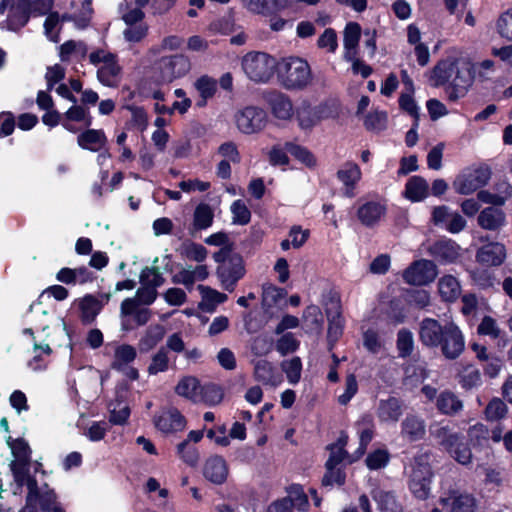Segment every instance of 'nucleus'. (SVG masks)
<instances>
[{
    "label": "nucleus",
    "instance_id": "423d86ee",
    "mask_svg": "<svg viewBox=\"0 0 512 512\" xmlns=\"http://www.w3.org/2000/svg\"><path fill=\"white\" fill-rule=\"evenodd\" d=\"M191 69L188 56L173 54L161 57L155 64L157 78L162 83H171L184 77Z\"/></svg>",
    "mask_w": 512,
    "mask_h": 512
},
{
    "label": "nucleus",
    "instance_id": "9d476101",
    "mask_svg": "<svg viewBox=\"0 0 512 512\" xmlns=\"http://www.w3.org/2000/svg\"><path fill=\"white\" fill-rule=\"evenodd\" d=\"M234 120L239 131L244 134H253L266 126L267 114L260 108L249 106L237 111Z\"/></svg>",
    "mask_w": 512,
    "mask_h": 512
},
{
    "label": "nucleus",
    "instance_id": "37998d69",
    "mask_svg": "<svg viewBox=\"0 0 512 512\" xmlns=\"http://www.w3.org/2000/svg\"><path fill=\"white\" fill-rule=\"evenodd\" d=\"M71 7L77 11V28H86L90 23L93 13L92 0H72Z\"/></svg>",
    "mask_w": 512,
    "mask_h": 512
},
{
    "label": "nucleus",
    "instance_id": "4be33fe9",
    "mask_svg": "<svg viewBox=\"0 0 512 512\" xmlns=\"http://www.w3.org/2000/svg\"><path fill=\"white\" fill-rule=\"evenodd\" d=\"M456 60L452 58L439 61L430 72L429 81L433 87L450 86Z\"/></svg>",
    "mask_w": 512,
    "mask_h": 512
},
{
    "label": "nucleus",
    "instance_id": "dca6fc26",
    "mask_svg": "<svg viewBox=\"0 0 512 512\" xmlns=\"http://www.w3.org/2000/svg\"><path fill=\"white\" fill-rule=\"evenodd\" d=\"M208 276L209 271L206 265H187L181 267L179 271L172 276L171 281L174 284L183 285L188 291H192L196 281H204Z\"/></svg>",
    "mask_w": 512,
    "mask_h": 512
},
{
    "label": "nucleus",
    "instance_id": "603ef678",
    "mask_svg": "<svg viewBox=\"0 0 512 512\" xmlns=\"http://www.w3.org/2000/svg\"><path fill=\"white\" fill-rule=\"evenodd\" d=\"M273 349V340L267 335H258L251 340L250 350L256 357L268 355Z\"/></svg>",
    "mask_w": 512,
    "mask_h": 512
},
{
    "label": "nucleus",
    "instance_id": "774afa93",
    "mask_svg": "<svg viewBox=\"0 0 512 512\" xmlns=\"http://www.w3.org/2000/svg\"><path fill=\"white\" fill-rule=\"evenodd\" d=\"M496 28L502 38L512 41V8L499 16Z\"/></svg>",
    "mask_w": 512,
    "mask_h": 512
},
{
    "label": "nucleus",
    "instance_id": "9b49d317",
    "mask_svg": "<svg viewBox=\"0 0 512 512\" xmlns=\"http://www.w3.org/2000/svg\"><path fill=\"white\" fill-rule=\"evenodd\" d=\"M439 503L447 512H475L478 506L473 494L458 489L445 492L439 498Z\"/></svg>",
    "mask_w": 512,
    "mask_h": 512
},
{
    "label": "nucleus",
    "instance_id": "5fc2aeb1",
    "mask_svg": "<svg viewBox=\"0 0 512 512\" xmlns=\"http://www.w3.org/2000/svg\"><path fill=\"white\" fill-rule=\"evenodd\" d=\"M511 197V191L509 187H506V190L502 193L495 194L491 193L487 190H481L477 194V198L487 204H491L494 207L503 206L508 199Z\"/></svg>",
    "mask_w": 512,
    "mask_h": 512
},
{
    "label": "nucleus",
    "instance_id": "b1692460",
    "mask_svg": "<svg viewBox=\"0 0 512 512\" xmlns=\"http://www.w3.org/2000/svg\"><path fill=\"white\" fill-rule=\"evenodd\" d=\"M429 251L441 263L455 262L460 256V246L450 239L435 242L431 245Z\"/></svg>",
    "mask_w": 512,
    "mask_h": 512
},
{
    "label": "nucleus",
    "instance_id": "1a4fd4ad",
    "mask_svg": "<svg viewBox=\"0 0 512 512\" xmlns=\"http://www.w3.org/2000/svg\"><path fill=\"white\" fill-rule=\"evenodd\" d=\"M437 275V266L432 261L420 259L404 270L403 279L407 284L423 286L433 282Z\"/></svg>",
    "mask_w": 512,
    "mask_h": 512
},
{
    "label": "nucleus",
    "instance_id": "13d9d810",
    "mask_svg": "<svg viewBox=\"0 0 512 512\" xmlns=\"http://www.w3.org/2000/svg\"><path fill=\"white\" fill-rule=\"evenodd\" d=\"M199 394V401L202 400L208 405H216L223 399L222 389L215 384H208L200 387Z\"/></svg>",
    "mask_w": 512,
    "mask_h": 512
},
{
    "label": "nucleus",
    "instance_id": "aec40b11",
    "mask_svg": "<svg viewBox=\"0 0 512 512\" xmlns=\"http://www.w3.org/2000/svg\"><path fill=\"white\" fill-rule=\"evenodd\" d=\"M471 69H461L456 64L450 86H447L446 93L452 101L463 97L472 84Z\"/></svg>",
    "mask_w": 512,
    "mask_h": 512
},
{
    "label": "nucleus",
    "instance_id": "c9c22d12",
    "mask_svg": "<svg viewBox=\"0 0 512 512\" xmlns=\"http://www.w3.org/2000/svg\"><path fill=\"white\" fill-rule=\"evenodd\" d=\"M194 87L200 96L197 106L204 107L217 92V81L208 75H202L194 82Z\"/></svg>",
    "mask_w": 512,
    "mask_h": 512
},
{
    "label": "nucleus",
    "instance_id": "cd10ccee",
    "mask_svg": "<svg viewBox=\"0 0 512 512\" xmlns=\"http://www.w3.org/2000/svg\"><path fill=\"white\" fill-rule=\"evenodd\" d=\"M425 433V422L416 415H407L401 423V435L410 442L421 440Z\"/></svg>",
    "mask_w": 512,
    "mask_h": 512
},
{
    "label": "nucleus",
    "instance_id": "6e6d98bb",
    "mask_svg": "<svg viewBox=\"0 0 512 512\" xmlns=\"http://www.w3.org/2000/svg\"><path fill=\"white\" fill-rule=\"evenodd\" d=\"M414 348V339L411 331L407 329L399 330L397 334V349L400 357H408Z\"/></svg>",
    "mask_w": 512,
    "mask_h": 512
},
{
    "label": "nucleus",
    "instance_id": "c756f323",
    "mask_svg": "<svg viewBox=\"0 0 512 512\" xmlns=\"http://www.w3.org/2000/svg\"><path fill=\"white\" fill-rule=\"evenodd\" d=\"M165 328L160 324L150 325L138 341L140 353H148L154 349L164 338Z\"/></svg>",
    "mask_w": 512,
    "mask_h": 512
},
{
    "label": "nucleus",
    "instance_id": "f704fd0d",
    "mask_svg": "<svg viewBox=\"0 0 512 512\" xmlns=\"http://www.w3.org/2000/svg\"><path fill=\"white\" fill-rule=\"evenodd\" d=\"M438 291L442 300L453 302L461 295V286L456 277L444 275L438 281Z\"/></svg>",
    "mask_w": 512,
    "mask_h": 512
},
{
    "label": "nucleus",
    "instance_id": "bf43d9fd",
    "mask_svg": "<svg viewBox=\"0 0 512 512\" xmlns=\"http://www.w3.org/2000/svg\"><path fill=\"white\" fill-rule=\"evenodd\" d=\"M177 452L181 459L190 466L196 465L199 460L198 450L194 444L189 443V440L179 443Z\"/></svg>",
    "mask_w": 512,
    "mask_h": 512
},
{
    "label": "nucleus",
    "instance_id": "4d7b16f0",
    "mask_svg": "<svg viewBox=\"0 0 512 512\" xmlns=\"http://www.w3.org/2000/svg\"><path fill=\"white\" fill-rule=\"evenodd\" d=\"M300 342L292 333L283 334L275 344L277 352L285 356L294 353L299 348Z\"/></svg>",
    "mask_w": 512,
    "mask_h": 512
},
{
    "label": "nucleus",
    "instance_id": "ea45409f",
    "mask_svg": "<svg viewBox=\"0 0 512 512\" xmlns=\"http://www.w3.org/2000/svg\"><path fill=\"white\" fill-rule=\"evenodd\" d=\"M169 367L170 359L168 356V351L165 347H160L157 352L151 356L150 363L147 367V373L150 376H155L159 373L168 371Z\"/></svg>",
    "mask_w": 512,
    "mask_h": 512
},
{
    "label": "nucleus",
    "instance_id": "473e14b6",
    "mask_svg": "<svg viewBox=\"0 0 512 512\" xmlns=\"http://www.w3.org/2000/svg\"><path fill=\"white\" fill-rule=\"evenodd\" d=\"M106 142L107 138L102 130L88 129L77 137V143L81 148L93 152L101 150Z\"/></svg>",
    "mask_w": 512,
    "mask_h": 512
},
{
    "label": "nucleus",
    "instance_id": "2eb2a0df",
    "mask_svg": "<svg viewBox=\"0 0 512 512\" xmlns=\"http://www.w3.org/2000/svg\"><path fill=\"white\" fill-rule=\"evenodd\" d=\"M337 179L342 183V193L347 198H354L356 186L362 178L358 164L352 161L343 163L336 172Z\"/></svg>",
    "mask_w": 512,
    "mask_h": 512
},
{
    "label": "nucleus",
    "instance_id": "3c124183",
    "mask_svg": "<svg viewBox=\"0 0 512 512\" xmlns=\"http://www.w3.org/2000/svg\"><path fill=\"white\" fill-rule=\"evenodd\" d=\"M165 282L164 277L162 276L159 268L153 267H145L140 274V283L141 285L147 287H153L156 290L157 287L163 285Z\"/></svg>",
    "mask_w": 512,
    "mask_h": 512
},
{
    "label": "nucleus",
    "instance_id": "bb28decb",
    "mask_svg": "<svg viewBox=\"0 0 512 512\" xmlns=\"http://www.w3.org/2000/svg\"><path fill=\"white\" fill-rule=\"evenodd\" d=\"M403 414V406L399 399L390 397L381 400L377 408V417L383 423L396 424Z\"/></svg>",
    "mask_w": 512,
    "mask_h": 512
},
{
    "label": "nucleus",
    "instance_id": "2f4dec72",
    "mask_svg": "<svg viewBox=\"0 0 512 512\" xmlns=\"http://www.w3.org/2000/svg\"><path fill=\"white\" fill-rule=\"evenodd\" d=\"M268 102L275 117L282 120L291 118L293 114V105L286 95L279 92H273L268 96Z\"/></svg>",
    "mask_w": 512,
    "mask_h": 512
},
{
    "label": "nucleus",
    "instance_id": "7c9ffc66",
    "mask_svg": "<svg viewBox=\"0 0 512 512\" xmlns=\"http://www.w3.org/2000/svg\"><path fill=\"white\" fill-rule=\"evenodd\" d=\"M120 314L122 317L132 316L137 325H145L151 318V310L138 305L136 299H125L121 303Z\"/></svg>",
    "mask_w": 512,
    "mask_h": 512
},
{
    "label": "nucleus",
    "instance_id": "f3484780",
    "mask_svg": "<svg viewBox=\"0 0 512 512\" xmlns=\"http://www.w3.org/2000/svg\"><path fill=\"white\" fill-rule=\"evenodd\" d=\"M242 5L253 14L268 17L289 8L292 0H242Z\"/></svg>",
    "mask_w": 512,
    "mask_h": 512
},
{
    "label": "nucleus",
    "instance_id": "20e7f679",
    "mask_svg": "<svg viewBox=\"0 0 512 512\" xmlns=\"http://www.w3.org/2000/svg\"><path fill=\"white\" fill-rule=\"evenodd\" d=\"M89 61L97 67V79L101 84L107 87L119 85L122 68L117 55L104 49H97L90 53Z\"/></svg>",
    "mask_w": 512,
    "mask_h": 512
},
{
    "label": "nucleus",
    "instance_id": "79ce46f5",
    "mask_svg": "<svg viewBox=\"0 0 512 512\" xmlns=\"http://www.w3.org/2000/svg\"><path fill=\"white\" fill-rule=\"evenodd\" d=\"M136 356V349L132 345L122 344L115 349L112 368L122 370L129 363L133 362Z\"/></svg>",
    "mask_w": 512,
    "mask_h": 512
},
{
    "label": "nucleus",
    "instance_id": "ddd939ff",
    "mask_svg": "<svg viewBox=\"0 0 512 512\" xmlns=\"http://www.w3.org/2000/svg\"><path fill=\"white\" fill-rule=\"evenodd\" d=\"M446 332V322L441 324L434 318H424L419 324V340L423 346L436 349Z\"/></svg>",
    "mask_w": 512,
    "mask_h": 512
},
{
    "label": "nucleus",
    "instance_id": "052dcab7",
    "mask_svg": "<svg viewBox=\"0 0 512 512\" xmlns=\"http://www.w3.org/2000/svg\"><path fill=\"white\" fill-rule=\"evenodd\" d=\"M149 27L145 23L127 26L123 30V37L127 42L139 43L148 35Z\"/></svg>",
    "mask_w": 512,
    "mask_h": 512
},
{
    "label": "nucleus",
    "instance_id": "69168bd1",
    "mask_svg": "<svg viewBox=\"0 0 512 512\" xmlns=\"http://www.w3.org/2000/svg\"><path fill=\"white\" fill-rule=\"evenodd\" d=\"M507 406L500 398H493L485 409L486 419L489 421H497L505 417L507 414Z\"/></svg>",
    "mask_w": 512,
    "mask_h": 512
},
{
    "label": "nucleus",
    "instance_id": "864d4df0",
    "mask_svg": "<svg viewBox=\"0 0 512 512\" xmlns=\"http://www.w3.org/2000/svg\"><path fill=\"white\" fill-rule=\"evenodd\" d=\"M213 221V212L209 205L200 204L194 212V227L197 230L206 229L211 226Z\"/></svg>",
    "mask_w": 512,
    "mask_h": 512
},
{
    "label": "nucleus",
    "instance_id": "e2e57ef3",
    "mask_svg": "<svg viewBox=\"0 0 512 512\" xmlns=\"http://www.w3.org/2000/svg\"><path fill=\"white\" fill-rule=\"evenodd\" d=\"M109 421L115 425H123L129 418L130 408L122 401L111 404Z\"/></svg>",
    "mask_w": 512,
    "mask_h": 512
},
{
    "label": "nucleus",
    "instance_id": "58836bf2",
    "mask_svg": "<svg viewBox=\"0 0 512 512\" xmlns=\"http://www.w3.org/2000/svg\"><path fill=\"white\" fill-rule=\"evenodd\" d=\"M428 195V183L419 176L409 179L406 184L405 196L414 202L423 200Z\"/></svg>",
    "mask_w": 512,
    "mask_h": 512
},
{
    "label": "nucleus",
    "instance_id": "7ed1b4c3",
    "mask_svg": "<svg viewBox=\"0 0 512 512\" xmlns=\"http://www.w3.org/2000/svg\"><path fill=\"white\" fill-rule=\"evenodd\" d=\"M213 257L216 262L221 263L217 268V275L222 287L229 292L234 291L237 282L243 278L246 272L242 256L221 250Z\"/></svg>",
    "mask_w": 512,
    "mask_h": 512
},
{
    "label": "nucleus",
    "instance_id": "393cba45",
    "mask_svg": "<svg viewBox=\"0 0 512 512\" xmlns=\"http://www.w3.org/2000/svg\"><path fill=\"white\" fill-rule=\"evenodd\" d=\"M154 424L163 433H172L183 430L186 422L178 410L170 409L156 416Z\"/></svg>",
    "mask_w": 512,
    "mask_h": 512
},
{
    "label": "nucleus",
    "instance_id": "c85d7f7f",
    "mask_svg": "<svg viewBox=\"0 0 512 512\" xmlns=\"http://www.w3.org/2000/svg\"><path fill=\"white\" fill-rule=\"evenodd\" d=\"M361 37V26L356 22H349L344 29L343 45L344 58L353 60L357 56V48Z\"/></svg>",
    "mask_w": 512,
    "mask_h": 512
},
{
    "label": "nucleus",
    "instance_id": "a211bd4d",
    "mask_svg": "<svg viewBox=\"0 0 512 512\" xmlns=\"http://www.w3.org/2000/svg\"><path fill=\"white\" fill-rule=\"evenodd\" d=\"M506 222V213L500 207H486L477 216L478 225L486 231L499 232L505 227Z\"/></svg>",
    "mask_w": 512,
    "mask_h": 512
},
{
    "label": "nucleus",
    "instance_id": "6ab92c4d",
    "mask_svg": "<svg viewBox=\"0 0 512 512\" xmlns=\"http://www.w3.org/2000/svg\"><path fill=\"white\" fill-rule=\"evenodd\" d=\"M253 377L257 382L271 387H277L282 383V376L276 367L266 359L252 360Z\"/></svg>",
    "mask_w": 512,
    "mask_h": 512
},
{
    "label": "nucleus",
    "instance_id": "e433bc0d",
    "mask_svg": "<svg viewBox=\"0 0 512 512\" xmlns=\"http://www.w3.org/2000/svg\"><path fill=\"white\" fill-rule=\"evenodd\" d=\"M438 410L445 415H454L462 410V401L451 391H443L436 400Z\"/></svg>",
    "mask_w": 512,
    "mask_h": 512
},
{
    "label": "nucleus",
    "instance_id": "09e8293b",
    "mask_svg": "<svg viewBox=\"0 0 512 512\" xmlns=\"http://www.w3.org/2000/svg\"><path fill=\"white\" fill-rule=\"evenodd\" d=\"M87 54V46L82 41L69 40L60 46V59L68 61L72 55L84 57Z\"/></svg>",
    "mask_w": 512,
    "mask_h": 512
},
{
    "label": "nucleus",
    "instance_id": "39448f33",
    "mask_svg": "<svg viewBox=\"0 0 512 512\" xmlns=\"http://www.w3.org/2000/svg\"><path fill=\"white\" fill-rule=\"evenodd\" d=\"M0 14L6 17L1 23L3 28L19 31L28 23L31 16L30 0H1Z\"/></svg>",
    "mask_w": 512,
    "mask_h": 512
},
{
    "label": "nucleus",
    "instance_id": "f257e3e1",
    "mask_svg": "<svg viewBox=\"0 0 512 512\" xmlns=\"http://www.w3.org/2000/svg\"><path fill=\"white\" fill-rule=\"evenodd\" d=\"M281 85L288 90H302L312 82V72L308 62L299 57L282 59L277 66Z\"/></svg>",
    "mask_w": 512,
    "mask_h": 512
},
{
    "label": "nucleus",
    "instance_id": "5701e85b",
    "mask_svg": "<svg viewBox=\"0 0 512 512\" xmlns=\"http://www.w3.org/2000/svg\"><path fill=\"white\" fill-rule=\"evenodd\" d=\"M203 474L207 480L214 484L224 483L228 476V466L225 459L218 455L208 458L204 465Z\"/></svg>",
    "mask_w": 512,
    "mask_h": 512
},
{
    "label": "nucleus",
    "instance_id": "a878e982",
    "mask_svg": "<svg viewBox=\"0 0 512 512\" xmlns=\"http://www.w3.org/2000/svg\"><path fill=\"white\" fill-rule=\"evenodd\" d=\"M431 437L436 443L442 446L446 451L452 452V448L461 439L458 433H455L448 425L433 423L429 427Z\"/></svg>",
    "mask_w": 512,
    "mask_h": 512
},
{
    "label": "nucleus",
    "instance_id": "6e6552de",
    "mask_svg": "<svg viewBox=\"0 0 512 512\" xmlns=\"http://www.w3.org/2000/svg\"><path fill=\"white\" fill-rule=\"evenodd\" d=\"M436 349H439L448 360H455L461 356L465 350V338L456 323L446 322V332Z\"/></svg>",
    "mask_w": 512,
    "mask_h": 512
},
{
    "label": "nucleus",
    "instance_id": "de8ad7c7",
    "mask_svg": "<svg viewBox=\"0 0 512 512\" xmlns=\"http://www.w3.org/2000/svg\"><path fill=\"white\" fill-rule=\"evenodd\" d=\"M198 290L202 296V301L206 306L207 310H213L216 305L224 303L227 300V295L221 293L208 286L198 285Z\"/></svg>",
    "mask_w": 512,
    "mask_h": 512
},
{
    "label": "nucleus",
    "instance_id": "0e129e2a",
    "mask_svg": "<svg viewBox=\"0 0 512 512\" xmlns=\"http://www.w3.org/2000/svg\"><path fill=\"white\" fill-rule=\"evenodd\" d=\"M477 333L497 339L501 335V329L497 321L491 316H484L477 327Z\"/></svg>",
    "mask_w": 512,
    "mask_h": 512
},
{
    "label": "nucleus",
    "instance_id": "f03ea898",
    "mask_svg": "<svg viewBox=\"0 0 512 512\" xmlns=\"http://www.w3.org/2000/svg\"><path fill=\"white\" fill-rule=\"evenodd\" d=\"M408 487L411 493L419 500H425L430 495L432 470L427 454H419L413 458L406 470Z\"/></svg>",
    "mask_w": 512,
    "mask_h": 512
},
{
    "label": "nucleus",
    "instance_id": "72a5a7b5",
    "mask_svg": "<svg viewBox=\"0 0 512 512\" xmlns=\"http://www.w3.org/2000/svg\"><path fill=\"white\" fill-rule=\"evenodd\" d=\"M326 314L329 322L328 340L330 343H335L343 332V320L338 303H332V307L326 309Z\"/></svg>",
    "mask_w": 512,
    "mask_h": 512
},
{
    "label": "nucleus",
    "instance_id": "4468645a",
    "mask_svg": "<svg viewBox=\"0 0 512 512\" xmlns=\"http://www.w3.org/2000/svg\"><path fill=\"white\" fill-rule=\"evenodd\" d=\"M475 258L479 264L485 267H498L505 262L507 250L501 242H489L477 250Z\"/></svg>",
    "mask_w": 512,
    "mask_h": 512
},
{
    "label": "nucleus",
    "instance_id": "412c9836",
    "mask_svg": "<svg viewBox=\"0 0 512 512\" xmlns=\"http://www.w3.org/2000/svg\"><path fill=\"white\" fill-rule=\"evenodd\" d=\"M386 210V206L382 202L367 201L359 206L357 218L362 225L371 228L379 224L385 216Z\"/></svg>",
    "mask_w": 512,
    "mask_h": 512
},
{
    "label": "nucleus",
    "instance_id": "49530a36",
    "mask_svg": "<svg viewBox=\"0 0 512 512\" xmlns=\"http://www.w3.org/2000/svg\"><path fill=\"white\" fill-rule=\"evenodd\" d=\"M280 367L286 374L287 380L290 384H297L301 379L302 361L300 357L295 356L291 359L281 362Z\"/></svg>",
    "mask_w": 512,
    "mask_h": 512
},
{
    "label": "nucleus",
    "instance_id": "a19ab883",
    "mask_svg": "<svg viewBox=\"0 0 512 512\" xmlns=\"http://www.w3.org/2000/svg\"><path fill=\"white\" fill-rule=\"evenodd\" d=\"M83 322L91 323L101 311L103 305L92 295L85 296L79 303Z\"/></svg>",
    "mask_w": 512,
    "mask_h": 512
},
{
    "label": "nucleus",
    "instance_id": "338daca9",
    "mask_svg": "<svg viewBox=\"0 0 512 512\" xmlns=\"http://www.w3.org/2000/svg\"><path fill=\"white\" fill-rule=\"evenodd\" d=\"M231 213L233 215V223L238 225H246L250 222L251 213L242 200H236L231 205Z\"/></svg>",
    "mask_w": 512,
    "mask_h": 512
},
{
    "label": "nucleus",
    "instance_id": "0eeeda50",
    "mask_svg": "<svg viewBox=\"0 0 512 512\" xmlns=\"http://www.w3.org/2000/svg\"><path fill=\"white\" fill-rule=\"evenodd\" d=\"M275 60L266 53L251 52L242 59L245 74L255 82H266L270 79Z\"/></svg>",
    "mask_w": 512,
    "mask_h": 512
},
{
    "label": "nucleus",
    "instance_id": "f8f14e48",
    "mask_svg": "<svg viewBox=\"0 0 512 512\" xmlns=\"http://www.w3.org/2000/svg\"><path fill=\"white\" fill-rule=\"evenodd\" d=\"M490 176L488 168L480 167L459 175L453 183V188L458 194L469 195L485 186Z\"/></svg>",
    "mask_w": 512,
    "mask_h": 512
},
{
    "label": "nucleus",
    "instance_id": "680f3d73",
    "mask_svg": "<svg viewBox=\"0 0 512 512\" xmlns=\"http://www.w3.org/2000/svg\"><path fill=\"white\" fill-rule=\"evenodd\" d=\"M387 123V114L383 111L373 110L366 115L364 126L370 131H381L385 129Z\"/></svg>",
    "mask_w": 512,
    "mask_h": 512
},
{
    "label": "nucleus",
    "instance_id": "c03bdc74",
    "mask_svg": "<svg viewBox=\"0 0 512 512\" xmlns=\"http://www.w3.org/2000/svg\"><path fill=\"white\" fill-rule=\"evenodd\" d=\"M180 254L190 261L202 263L208 256V250L201 244L185 242L180 247Z\"/></svg>",
    "mask_w": 512,
    "mask_h": 512
},
{
    "label": "nucleus",
    "instance_id": "a18cd8bd",
    "mask_svg": "<svg viewBox=\"0 0 512 512\" xmlns=\"http://www.w3.org/2000/svg\"><path fill=\"white\" fill-rule=\"evenodd\" d=\"M296 117L302 129H310L317 125L315 108L307 102H302L296 109Z\"/></svg>",
    "mask_w": 512,
    "mask_h": 512
},
{
    "label": "nucleus",
    "instance_id": "8fccbe9b",
    "mask_svg": "<svg viewBox=\"0 0 512 512\" xmlns=\"http://www.w3.org/2000/svg\"><path fill=\"white\" fill-rule=\"evenodd\" d=\"M39 503L41 507V511L47 512L50 509L57 505L59 502L57 501V496L53 490L49 489L48 485H44L43 487L37 486V496L35 497V505Z\"/></svg>",
    "mask_w": 512,
    "mask_h": 512
},
{
    "label": "nucleus",
    "instance_id": "4c0bfd02",
    "mask_svg": "<svg viewBox=\"0 0 512 512\" xmlns=\"http://www.w3.org/2000/svg\"><path fill=\"white\" fill-rule=\"evenodd\" d=\"M199 381L193 376H185L175 387V392L182 397L188 398L194 402L199 401L200 391Z\"/></svg>",
    "mask_w": 512,
    "mask_h": 512
}]
</instances>
